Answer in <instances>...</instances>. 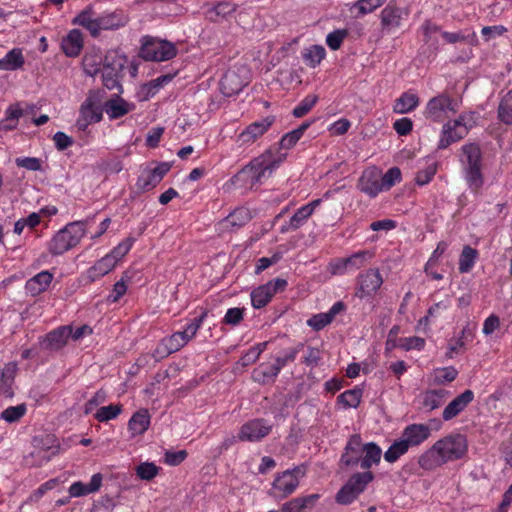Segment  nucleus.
<instances>
[{
    "instance_id": "obj_1",
    "label": "nucleus",
    "mask_w": 512,
    "mask_h": 512,
    "mask_svg": "<svg viewBox=\"0 0 512 512\" xmlns=\"http://www.w3.org/2000/svg\"><path fill=\"white\" fill-rule=\"evenodd\" d=\"M468 451V441L460 433L449 434L436 441L418 458V465L426 471H433L438 467L462 459Z\"/></svg>"
},
{
    "instance_id": "obj_2",
    "label": "nucleus",
    "mask_w": 512,
    "mask_h": 512,
    "mask_svg": "<svg viewBox=\"0 0 512 512\" xmlns=\"http://www.w3.org/2000/svg\"><path fill=\"white\" fill-rule=\"evenodd\" d=\"M284 156L275 157L270 150L254 158L249 164L233 176L232 182L244 188L252 189L261 184L283 162Z\"/></svg>"
},
{
    "instance_id": "obj_3",
    "label": "nucleus",
    "mask_w": 512,
    "mask_h": 512,
    "mask_svg": "<svg viewBox=\"0 0 512 512\" xmlns=\"http://www.w3.org/2000/svg\"><path fill=\"white\" fill-rule=\"evenodd\" d=\"M460 161L464 178L469 188L477 193L484 184L482 173V151L477 143H467L461 148Z\"/></svg>"
},
{
    "instance_id": "obj_4",
    "label": "nucleus",
    "mask_w": 512,
    "mask_h": 512,
    "mask_svg": "<svg viewBox=\"0 0 512 512\" xmlns=\"http://www.w3.org/2000/svg\"><path fill=\"white\" fill-rule=\"evenodd\" d=\"M88 220L68 223L50 240L48 251L54 256L62 255L77 246L86 234Z\"/></svg>"
},
{
    "instance_id": "obj_5",
    "label": "nucleus",
    "mask_w": 512,
    "mask_h": 512,
    "mask_svg": "<svg viewBox=\"0 0 512 512\" xmlns=\"http://www.w3.org/2000/svg\"><path fill=\"white\" fill-rule=\"evenodd\" d=\"M105 92L103 90H90L86 99L80 106L79 117L76 126L79 130L85 131L92 123H98L103 117V104Z\"/></svg>"
},
{
    "instance_id": "obj_6",
    "label": "nucleus",
    "mask_w": 512,
    "mask_h": 512,
    "mask_svg": "<svg viewBox=\"0 0 512 512\" xmlns=\"http://www.w3.org/2000/svg\"><path fill=\"white\" fill-rule=\"evenodd\" d=\"M126 64V58L115 50L106 53L103 61L102 83L108 90L123 93L121 79Z\"/></svg>"
},
{
    "instance_id": "obj_7",
    "label": "nucleus",
    "mask_w": 512,
    "mask_h": 512,
    "mask_svg": "<svg viewBox=\"0 0 512 512\" xmlns=\"http://www.w3.org/2000/svg\"><path fill=\"white\" fill-rule=\"evenodd\" d=\"M176 54V47L169 41L151 36H144L141 40L139 56L146 61H167L175 57Z\"/></svg>"
},
{
    "instance_id": "obj_8",
    "label": "nucleus",
    "mask_w": 512,
    "mask_h": 512,
    "mask_svg": "<svg viewBox=\"0 0 512 512\" xmlns=\"http://www.w3.org/2000/svg\"><path fill=\"white\" fill-rule=\"evenodd\" d=\"M458 104L448 93L442 92L428 100L423 110L426 120L434 123L443 122L449 113H455Z\"/></svg>"
},
{
    "instance_id": "obj_9",
    "label": "nucleus",
    "mask_w": 512,
    "mask_h": 512,
    "mask_svg": "<svg viewBox=\"0 0 512 512\" xmlns=\"http://www.w3.org/2000/svg\"><path fill=\"white\" fill-rule=\"evenodd\" d=\"M249 83V70L246 66H235L221 78L220 90L226 97H231L243 90Z\"/></svg>"
},
{
    "instance_id": "obj_10",
    "label": "nucleus",
    "mask_w": 512,
    "mask_h": 512,
    "mask_svg": "<svg viewBox=\"0 0 512 512\" xmlns=\"http://www.w3.org/2000/svg\"><path fill=\"white\" fill-rule=\"evenodd\" d=\"M304 474L305 471L300 467L288 469L279 474L272 483V495L276 498H285L291 495L299 485V478Z\"/></svg>"
},
{
    "instance_id": "obj_11",
    "label": "nucleus",
    "mask_w": 512,
    "mask_h": 512,
    "mask_svg": "<svg viewBox=\"0 0 512 512\" xmlns=\"http://www.w3.org/2000/svg\"><path fill=\"white\" fill-rule=\"evenodd\" d=\"M272 428L266 419H251L240 427L237 438L241 442H260L271 433Z\"/></svg>"
},
{
    "instance_id": "obj_12",
    "label": "nucleus",
    "mask_w": 512,
    "mask_h": 512,
    "mask_svg": "<svg viewBox=\"0 0 512 512\" xmlns=\"http://www.w3.org/2000/svg\"><path fill=\"white\" fill-rule=\"evenodd\" d=\"M287 286L285 279H274L264 285L259 286L251 292V302L255 309H260L266 306L272 297L278 292L283 291Z\"/></svg>"
},
{
    "instance_id": "obj_13",
    "label": "nucleus",
    "mask_w": 512,
    "mask_h": 512,
    "mask_svg": "<svg viewBox=\"0 0 512 512\" xmlns=\"http://www.w3.org/2000/svg\"><path fill=\"white\" fill-rule=\"evenodd\" d=\"M357 188L371 198L383 191L382 172L376 167H370L363 171L358 180Z\"/></svg>"
},
{
    "instance_id": "obj_14",
    "label": "nucleus",
    "mask_w": 512,
    "mask_h": 512,
    "mask_svg": "<svg viewBox=\"0 0 512 512\" xmlns=\"http://www.w3.org/2000/svg\"><path fill=\"white\" fill-rule=\"evenodd\" d=\"M357 284L356 296L365 298L374 295L379 290L383 284V278L378 269H368L358 276Z\"/></svg>"
},
{
    "instance_id": "obj_15",
    "label": "nucleus",
    "mask_w": 512,
    "mask_h": 512,
    "mask_svg": "<svg viewBox=\"0 0 512 512\" xmlns=\"http://www.w3.org/2000/svg\"><path fill=\"white\" fill-rule=\"evenodd\" d=\"M171 166L167 162H161L152 169H145L137 179V186L143 191H149L156 187L169 172Z\"/></svg>"
},
{
    "instance_id": "obj_16",
    "label": "nucleus",
    "mask_w": 512,
    "mask_h": 512,
    "mask_svg": "<svg viewBox=\"0 0 512 512\" xmlns=\"http://www.w3.org/2000/svg\"><path fill=\"white\" fill-rule=\"evenodd\" d=\"M320 202V199H316L298 208L290 220L280 227V233L284 234L291 230L295 231L302 227L308 218L313 214L315 208L320 204Z\"/></svg>"
},
{
    "instance_id": "obj_17",
    "label": "nucleus",
    "mask_w": 512,
    "mask_h": 512,
    "mask_svg": "<svg viewBox=\"0 0 512 512\" xmlns=\"http://www.w3.org/2000/svg\"><path fill=\"white\" fill-rule=\"evenodd\" d=\"M431 436V428L427 424L413 423L407 425L401 434V437L410 447L420 446Z\"/></svg>"
},
{
    "instance_id": "obj_18",
    "label": "nucleus",
    "mask_w": 512,
    "mask_h": 512,
    "mask_svg": "<svg viewBox=\"0 0 512 512\" xmlns=\"http://www.w3.org/2000/svg\"><path fill=\"white\" fill-rule=\"evenodd\" d=\"M362 438L359 434L349 437L340 461L346 467H355L359 464L363 452Z\"/></svg>"
},
{
    "instance_id": "obj_19",
    "label": "nucleus",
    "mask_w": 512,
    "mask_h": 512,
    "mask_svg": "<svg viewBox=\"0 0 512 512\" xmlns=\"http://www.w3.org/2000/svg\"><path fill=\"white\" fill-rule=\"evenodd\" d=\"M408 15L403 9L396 5L388 4L380 14L381 28L383 32L390 33L399 28L401 22Z\"/></svg>"
},
{
    "instance_id": "obj_20",
    "label": "nucleus",
    "mask_w": 512,
    "mask_h": 512,
    "mask_svg": "<svg viewBox=\"0 0 512 512\" xmlns=\"http://www.w3.org/2000/svg\"><path fill=\"white\" fill-rule=\"evenodd\" d=\"M72 332V327L69 325L60 326L48 334L41 341V346L44 350L58 351L63 348Z\"/></svg>"
},
{
    "instance_id": "obj_21",
    "label": "nucleus",
    "mask_w": 512,
    "mask_h": 512,
    "mask_svg": "<svg viewBox=\"0 0 512 512\" xmlns=\"http://www.w3.org/2000/svg\"><path fill=\"white\" fill-rule=\"evenodd\" d=\"M116 92L103 104L104 111L110 119H118L135 109V104L126 101Z\"/></svg>"
},
{
    "instance_id": "obj_22",
    "label": "nucleus",
    "mask_w": 512,
    "mask_h": 512,
    "mask_svg": "<svg viewBox=\"0 0 512 512\" xmlns=\"http://www.w3.org/2000/svg\"><path fill=\"white\" fill-rule=\"evenodd\" d=\"M474 400V392L470 389L465 390L456 396L443 410L442 418L444 421H450L463 412L467 406Z\"/></svg>"
},
{
    "instance_id": "obj_23",
    "label": "nucleus",
    "mask_w": 512,
    "mask_h": 512,
    "mask_svg": "<svg viewBox=\"0 0 512 512\" xmlns=\"http://www.w3.org/2000/svg\"><path fill=\"white\" fill-rule=\"evenodd\" d=\"M274 119L271 117H266L260 121H256L248 125L245 130H243L238 136V142L241 144H249L253 143L259 137H261L264 133L268 131V129L273 124Z\"/></svg>"
},
{
    "instance_id": "obj_24",
    "label": "nucleus",
    "mask_w": 512,
    "mask_h": 512,
    "mask_svg": "<svg viewBox=\"0 0 512 512\" xmlns=\"http://www.w3.org/2000/svg\"><path fill=\"white\" fill-rule=\"evenodd\" d=\"M128 16L122 10L104 13L97 17V35L101 30H115L124 27Z\"/></svg>"
},
{
    "instance_id": "obj_25",
    "label": "nucleus",
    "mask_w": 512,
    "mask_h": 512,
    "mask_svg": "<svg viewBox=\"0 0 512 512\" xmlns=\"http://www.w3.org/2000/svg\"><path fill=\"white\" fill-rule=\"evenodd\" d=\"M205 17L210 22H221L229 15L234 13L237 5L230 1H219L212 4H206Z\"/></svg>"
},
{
    "instance_id": "obj_26",
    "label": "nucleus",
    "mask_w": 512,
    "mask_h": 512,
    "mask_svg": "<svg viewBox=\"0 0 512 512\" xmlns=\"http://www.w3.org/2000/svg\"><path fill=\"white\" fill-rule=\"evenodd\" d=\"M319 499L320 494L317 493L295 497L282 504L280 512H306L313 509Z\"/></svg>"
},
{
    "instance_id": "obj_27",
    "label": "nucleus",
    "mask_w": 512,
    "mask_h": 512,
    "mask_svg": "<svg viewBox=\"0 0 512 512\" xmlns=\"http://www.w3.org/2000/svg\"><path fill=\"white\" fill-rule=\"evenodd\" d=\"M450 396V392L445 389H429L421 394L422 407L431 412L442 406L445 400Z\"/></svg>"
},
{
    "instance_id": "obj_28",
    "label": "nucleus",
    "mask_w": 512,
    "mask_h": 512,
    "mask_svg": "<svg viewBox=\"0 0 512 512\" xmlns=\"http://www.w3.org/2000/svg\"><path fill=\"white\" fill-rule=\"evenodd\" d=\"M61 48L68 57H76L83 48V36L80 30H71L61 42Z\"/></svg>"
},
{
    "instance_id": "obj_29",
    "label": "nucleus",
    "mask_w": 512,
    "mask_h": 512,
    "mask_svg": "<svg viewBox=\"0 0 512 512\" xmlns=\"http://www.w3.org/2000/svg\"><path fill=\"white\" fill-rule=\"evenodd\" d=\"M102 475L96 473L91 477L88 484H84L81 481L74 482L69 487L70 497H81L98 491L102 485Z\"/></svg>"
},
{
    "instance_id": "obj_30",
    "label": "nucleus",
    "mask_w": 512,
    "mask_h": 512,
    "mask_svg": "<svg viewBox=\"0 0 512 512\" xmlns=\"http://www.w3.org/2000/svg\"><path fill=\"white\" fill-rule=\"evenodd\" d=\"M420 103L419 96L412 92H403L399 98H397L393 105V111L396 114H407L414 111Z\"/></svg>"
},
{
    "instance_id": "obj_31",
    "label": "nucleus",
    "mask_w": 512,
    "mask_h": 512,
    "mask_svg": "<svg viewBox=\"0 0 512 512\" xmlns=\"http://www.w3.org/2000/svg\"><path fill=\"white\" fill-rule=\"evenodd\" d=\"M52 279V273L41 271L26 282L25 288L31 295L36 296L48 289Z\"/></svg>"
},
{
    "instance_id": "obj_32",
    "label": "nucleus",
    "mask_w": 512,
    "mask_h": 512,
    "mask_svg": "<svg viewBox=\"0 0 512 512\" xmlns=\"http://www.w3.org/2000/svg\"><path fill=\"white\" fill-rule=\"evenodd\" d=\"M280 370L275 363H261L257 368H255L252 372V378L254 381L260 384H269L274 383L277 376L279 375Z\"/></svg>"
},
{
    "instance_id": "obj_33",
    "label": "nucleus",
    "mask_w": 512,
    "mask_h": 512,
    "mask_svg": "<svg viewBox=\"0 0 512 512\" xmlns=\"http://www.w3.org/2000/svg\"><path fill=\"white\" fill-rule=\"evenodd\" d=\"M363 457L360 458V467L364 470L370 469L373 465L380 463L382 450L375 442H368L363 445Z\"/></svg>"
},
{
    "instance_id": "obj_34",
    "label": "nucleus",
    "mask_w": 512,
    "mask_h": 512,
    "mask_svg": "<svg viewBox=\"0 0 512 512\" xmlns=\"http://www.w3.org/2000/svg\"><path fill=\"white\" fill-rule=\"evenodd\" d=\"M465 137V130L453 126L452 121H448L442 127L441 137L438 143V149H445L452 143H455Z\"/></svg>"
},
{
    "instance_id": "obj_35",
    "label": "nucleus",
    "mask_w": 512,
    "mask_h": 512,
    "mask_svg": "<svg viewBox=\"0 0 512 512\" xmlns=\"http://www.w3.org/2000/svg\"><path fill=\"white\" fill-rule=\"evenodd\" d=\"M150 425V415L147 409H140L132 415L128 422V429L132 436L144 434Z\"/></svg>"
},
{
    "instance_id": "obj_36",
    "label": "nucleus",
    "mask_w": 512,
    "mask_h": 512,
    "mask_svg": "<svg viewBox=\"0 0 512 512\" xmlns=\"http://www.w3.org/2000/svg\"><path fill=\"white\" fill-rule=\"evenodd\" d=\"M116 265V261L108 254L98 260L87 270V278L93 282L108 274Z\"/></svg>"
},
{
    "instance_id": "obj_37",
    "label": "nucleus",
    "mask_w": 512,
    "mask_h": 512,
    "mask_svg": "<svg viewBox=\"0 0 512 512\" xmlns=\"http://www.w3.org/2000/svg\"><path fill=\"white\" fill-rule=\"evenodd\" d=\"M312 123L313 121H305L298 128L283 135L279 142L280 147L282 149L294 147Z\"/></svg>"
},
{
    "instance_id": "obj_38",
    "label": "nucleus",
    "mask_w": 512,
    "mask_h": 512,
    "mask_svg": "<svg viewBox=\"0 0 512 512\" xmlns=\"http://www.w3.org/2000/svg\"><path fill=\"white\" fill-rule=\"evenodd\" d=\"M326 56V50L321 45H312L302 53L305 64L310 68H316Z\"/></svg>"
},
{
    "instance_id": "obj_39",
    "label": "nucleus",
    "mask_w": 512,
    "mask_h": 512,
    "mask_svg": "<svg viewBox=\"0 0 512 512\" xmlns=\"http://www.w3.org/2000/svg\"><path fill=\"white\" fill-rule=\"evenodd\" d=\"M74 24H78L90 31L91 35L97 36V17L93 18L92 6H88L73 20Z\"/></svg>"
},
{
    "instance_id": "obj_40",
    "label": "nucleus",
    "mask_w": 512,
    "mask_h": 512,
    "mask_svg": "<svg viewBox=\"0 0 512 512\" xmlns=\"http://www.w3.org/2000/svg\"><path fill=\"white\" fill-rule=\"evenodd\" d=\"M60 484L58 478H52L41 484L36 490H34L29 497L23 502L24 505H33L40 501V499L48 492L55 489Z\"/></svg>"
},
{
    "instance_id": "obj_41",
    "label": "nucleus",
    "mask_w": 512,
    "mask_h": 512,
    "mask_svg": "<svg viewBox=\"0 0 512 512\" xmlns=\"http://www.w3.org/2000/svg\"><path fill=\"white\" fill-rule=\"evenodd\" d=\"M374 479V475L370 471H365L361 473L353 474L346 484L353 489L356 494L360 495L366 488V486L372 482Z\"/></svg>"
},
{
    "instance_id": "obj_42",
    "label": "nucleus",
    "mask_w": 512,
    "mask_h": 512,
    "mask_svg": "<svg viewBox=\"0 0 512 512\" xmlns=\"http://www.w3.org/2000/svg\"><path fill=\"white\" fill-rule=\"evenodd\" d=\"M305 345L302 342L297 343L293 347H289L281 352V354L274 359V363L281 371L287 364L295 361L299 352L304 349Z\"/></svg>"
},
{
    "instance_id": "obj_43",
    "label": "nucleus",
    "mask_w": 512,
    "mask_h": 512,
    "mask_svg": "<svg viewBox=\"0 0 512 512\" xmlns=\"http://www.w3.org/2000/svg\"><path fill=\"white\" fill-rule=\"evenodd\" d=\"M362 389L353 388L346 390L337 397V403L342 404L344 408H357L361 402Z\"/></svg>"
},
{
    "instance_id": "obj_44",
    "label": "nucleus",
    "mask_w": 512,
    "mask_h": 512,
    "mask_svg": "<svg viewBox=\"0 0 512 512\" xmlns=\"http://www.w3.org/2000/svg\"><path fill=\"white\" fill-rule=\"evenodd\" d=\"M386 0H357L350 8L351 12L356 11V17H362L366 14L372 13L377 8L384 5Z\"/></svg>"
},
{
    "instance_id": "obj_45",
    "label": "nucleus",
    "mask_w": 512,
    "mask_h": 512,
    "mask_svg": "<svg viewBox=\"0 0 512 512\" xmlns=\"http://www.w3.org/2000/svg\"><path fill=\"white\" fill-rule=\"evenodd\" d=\"M478 251L469 245L463 247L459 258V272L468 273L474 266Z\"/></svg>"
},
{
    "instance_id": "obj_46",
    "label": "nucleus",
    "mask_w": 512,
    "mask_h": 512,
    "mask_svg": "<svg viewBox=\"0 0 512 512\" xmlns=\"http://www.w3.org/2000/svg\"><path fill=\"white\" fill-rule=\"evenodd\" d=\"M498 119L506 125H512V89L502 97L499 103Z\"/></svg>"
},
{
    "instance_id": "obj_47",
    "label": "nucleus",
    "mask_w": 512,
    "mask_h": 512,
    "mask_svg": "<svg viewBox=\"0 0 512 512\" xmlns=\"http://www.w3.org/2000/svg\"><path fill=\"white\" fill-rule=\"evenodd\" d=\"M409 450V446L401 437L399 440H396L391 444V446L384 453V459L389 463L396 462L402 455L407 453Z\"/></svg>"
},
{
    "instance_id": "obj_48",
    "label": "nucleus",
    "mask_w": 512,
    "mask_h": 512,
    "mask_svg": "<svg viewBox=\"0 0 512 512\" xmlns=\"http://www.w3.org/2000/svg\"><path fill=\"white\" fill-rule=\"evenodd\" d=\"M26 411L27 406L24 403L16 406H9L1 412L0 418L7 423H15L26 414Z\"/></svg>"
},
{
    "instance_id": "obj_49",
    "label": "nucleus",
    "mask_w": 512,
    "mask_h": 512,
    "mask_svg": "<svg viewBox=\"0 0 512 512\" xmlns=\"http://www.w3.org/2000/svg\"><path fill=\"white\" fill-rule=\"evenodd\" d=\"M318 100H319V97L316 94H309V95L305 96L300 101V103L296 107H294V109L292 111V115L295 118H301V117L305 116L316 105Z\"/></svg>"
},
{
    "instance_id": "obj_50",
    "label": "nucleus",
    "mask_w": 512,
    "mask_h": 512,
    "mask_svg": "<svg viewBox=\"0 0 512 512\" xmlns=\"http://www.w3.org/2000/svg\"><path fill=\"white\" fill-rule=\"evenodd\" d=\"M458 376V371L453 366L438 368L434 371L433 383L444 385L454 381Z\"/></svg>"
},
{
    "instance_id": "obj_51",
    "label": "nucleus",
    "mask_w": 512,
    "mask_h": 512,
    "mask_svg": "<svg viewBox=\"0 0 512 512\" xmlns=\"http://www.w3.org/2000/svg\"><path fill=\"white\" fill-rule=\"evenodd\" d=\"M372 257L373 253L371 251L363 250L345 257V259L349 270H357L363 267Z\"/></svg>"
},
{
    "instance_id": "obj_52",
    "label": "nucleus",
    "mask_w": 512,
    "mask_h": 512,
    "mask_svg": "<svg viewBox=\"0 0 512 512\" xmlns=\"http://www.w3.org/2000/svg\"><path fill=\"white\" fill-rule=\"evenodd\" d=\"M122 411L121 404H110L108 406L100 407L94 417L99 422H107L109 420L115 419Z\"/></svg>"
},
{
    "instance_id": "obj_53",
    "label": "nucleus",
    "mask_w": 512,
    "mask_h": 512,
    "mask_svg": "<svg viewBox=\"0 0 512 512\" xmlns=\"http://www.w3.org/2000/svg\"><path fill=\"white\" fill-rule=\"evenodd\" d=\"M476 114L474 112H466L459 115V117L453 120V126L458 127L461 131L465 130V136L469 130L476 125Z\"/></svg>"
},
{
    "instance_id": "obj_54",
    "label": "nucleus",
    "mask_w": 512,
    "mask_h": 512,
    "mask_svg": "<svg viewBox=\"0 0 512 512\" xmlns=\"http://www.w3.org/2000/svg\"><path fill=\"white\" fill-rule=\"evenodd\" d=\"M207 315V310L202 311V313L198 317L194 318L183 331H180L182 335L187 338V342H189L196 335Z\"/></svg>"
},
{
    "instance_id": "obj_55",
    "label": "nucleus",
    "mask_w": 512,
    "mask_h": 512,
    "mask_svg": "<svg viewBox=\"0 0 512 512\" xmlns=\"http://www.w3.org/2000/svg\"><path fill=\"white\" fill-rule=\"evenodd\" d=\"M245 314V308L233 307L227 310L226 314L222 319V323L230 326L239 325L243 319Z\"/></svg>"
},
{
    "instance_id": "obj_56",
    "label": "nucleus",
    "mask_w": 512,
    "mask_h": 512,
    "mask_svg": "<svg viewBox=\"0 0 512 512\" xmlns=\"http://www.w3.org/2000/svg\"><path fill=\"white\" fill-rule=\"evenodd\" d=\"M249 220L250 215L246 209H237L226 217L225 222L232 227H241Z\"/></svg>"
},
{
    "instance_id": "obj_57",
    "label": "nucleus",
    "mask_w": 512,
    "mask_h": 512,
    "mask_svg": "<svg viewBox=\"0 0 512 512\" xmlns=\"http://www.w3.org/2000/svg\"><path fill=\"white\" fill-rule=\"evenodd\" d=\"M158 472L159 468L151 462H144L136 467V475L142 480H152Z\"/></svg>"
},
{
    "instance_id": "obj_58",
    "label": "nucleus",
    "mask_w": 512,
    "mask_h": 512,
    "mask_svg": "<svg viewBox=\"0 0 512 512\" xmlns=\"http://www.w3.org/2000/svg\"><path fill=\"white\" fill-rule=\"evenodd\" d=\"M4 57L11 71L20 69L25 63V59L20 48H13Z\"/></svg>"
},
{
    "instance_id": "obj_59",
    "label": "nucleus",
    "mask_w": 512,
    "mask_h": 512,
    "mask_svg": "<svg viewBox=\"0 0 512 512\" xmlns=\"http://www.w3.org/2000/svg\"><path fill=\"white\" fill-rule=\"evenodd\" d=\"M347 36L348 31L346 29H336L326 36V44L331 50H338Z\"/></svg>"
},
{
    "instance_id": "obj_60",
    "label": "nucleus",
    "mask_w": 512,
    "mask_h": 512,
    "mask_svg": "<svg viewBox=\"0 0 512 512\" xmlns=\"http://www.w3.org/2000/svg\"><path fill=\"white\" fill-rule=\"evenodd\" d=\"M425 346V340L419 336H411L405 338H399V348L410 351V350H422Z\"/></svg>"
},
{
    "instance_id": "obj_61",
    "label": "nucleus",
    "mask_w": 512,
    "mask_h": 512,
    "mask_svg": "<svg viewBox=\"0 0 512 512\" xmlns=\"http://www.w3.org/2000/svg\"><path fill=\"white\" fill-rule=\"evenodd\" d=\"M134 241L135 240L132 237L126 238L120 242L108 255L113 257V259L117 262L131 250Z\"/></svg>"
},
{
    "instance_id": "obj_62",
    "label": "nucleus",
    "mask_w": 512,
    "mask_h": 512,
    "mask_svg": "<svg viewBox=\"0 0 512 512\" xmlns=\"http://www.w3.org/2000/svg\"><path fill=\"white\" fill-rule=\"evenodd\" d=\"M359 495L356 494V492L351 489L348 484H345L336 494L335 500L338 504L341 505H349L351 504L355 499H357Z\"/></svg>"
},
{
    "instance_id": "obj_63",
    "label": "nucleus",
    "mask_w": 512,
    "mask_h": 512,
    "mask_svg": "<svg viewBox=\"0 0 512 512\" xmlns=\"http://www.w3.org/2000/svg\"><path fill=\"white\" fill-rule=\"evenodd\" d=\"M437 172V165L432 163L428 165L425 169L420 170L416 173L415 182L419 186H423L428 184L434 177Z\"/></svg>"
},
{
    "instance_id": "obj_64",
    "label": "nucleus",
    "mask_w": 512,
    "mask_h": 512,
    "mask_svg": "<svg viewBox=\"0 0 512 512\" xmlns=\"http://www.w3.org/2000/svg\"><path fill=\"white\" fill-rule=\"evenodd\" d=\"M401 180V171L398 167L390 168L385 174H382L383 191L389 190Z\"/></svg>"
}]
</instances>
